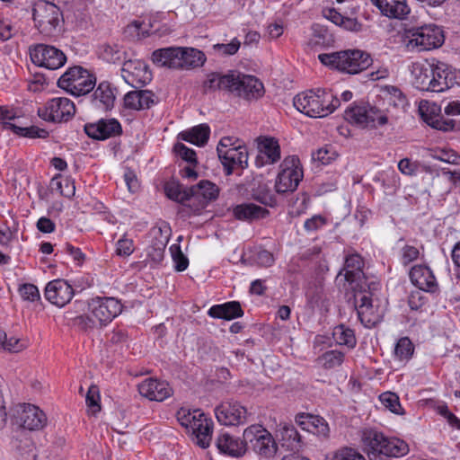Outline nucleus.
<instances>
[{
    "label": "nucleus",
    "instance_id": "obj_57",
    "mask_svg": "<svg viewBox=\"0 0 460 460\" xmlns=\"http://www.w3.org/2000/svg\"><path fill=\"white\" fill-rule=\"evenodd\" d=\"M170 250L172 252V257L175 264V270L180 272L185 270L189 266V259L186 255L183 254L181 247L174 244L171 246Z\"/></svg>",
    "mask_w": 460,
    "mask_h": 460
},
{
    "label": "nucleus",
    "instance_id": "obj_54",
    "mask_svg": "<svg viewBox=\"0 0 460 460\" xmlns=\"http://www.w3.org/2000/svg\"><path fill=\"white\" fill-rule=\"evenodd\" d=\"M422 168L425 172H430V169L429 166L426 165H420L417 162H412L409 158H403L400 160L398 163V169L399 171L405 175L412 176L417 174V172L420 171V168Z\"/></svg>",
    "mask_w": 460,
    "mask_h": 460
},
{
    "label": "nucleus",
    "instance_id": "obj_22",
    "mask_svg": "<svg viewBox=\"0 0 460 460\" xmlns=\"http://www.w3.org/2000/svg\"><path fill=\"white\" fill-rule=\"evenodd\" d=\"M121 76L128 84L139 88L151 80V72L143 61L129 59L123 63Z\"/></svg>",
    "mask_w": 460,
    "mask_h": 460
},
{
    "label": "nucleus",
    "instance_id": "obj_51",
    "mask_svg": "<svg viewBox=\"0 0 460 460\" xmlns=\"http://www.w3.org/2000/svg\"><path fill=\"white\" fill-rule=\"evenodd\" d=\"M313 41L314 45L329 46L333 42L332 36L323 26L314 23L312 26Z\"/></svg>",
    "mask_w": 460,
    "mask_h": 460
},
{
    "label": "nucleus",
    "instance_id": "obj_49",
    "mask_svg": "<svg viewBox=\"0 0 460 460\" xmlns=\"http://www.w3.org/2000/svg\"><path fill=\"white\" fill-rule=\"evenodd\" d=\"M282 446L290 450L297 449L300 445L301 437L297 429L293 426H284L280 430Z\"/></svg>",
    "mask_w": 460,
    "mask_h": 460
},
{
    "label": "nucleus",
    "instance_id": "obj_35",
    "mask_svg": "<svg viewBox=\"0 0 460 460\" xmlns=\"http://www.w3.org/2000/svg\"><path fill=\"white\" fill-rule=\"evenodd\" d=\"M433 63L415 62L411 66L413 85L420 91H429L431 85Z\"/></svg>",
    "mask_w": 460,
    "mask_h": 460
},
{
    "label": "nucleus",
    "instance_id": "obj_37",
    "mask_svg": "<svg viewBox=\"0 0 460 460\" xmlns=\"http://www.w3.org/2000/svg\"><path fill=\"white\" fill-rule=\"evenodd\" d=\"M11 443L13 448L22 460H37V449L24 430L17 432Z\"/></svg>",
    "mask_w": 460,
    "mask_h": 460
},
{
    "label": "nucleus",
    "instance_id": "obj_45",
    "mask_svg": "<svg viewBox=\"0 0 460 460\" xmlns=\"http://www.w3.org/2000/svg\"><path fill=\"white\" fill-rule=\"evenodd\" d=\"M166 244L167 239L163 237L162 231L159 229L147 247V256L155 262H161L164 256Z\"/></svg>",
    "mask_w": 460,
    "mask_h": 460
},
{
    "label": "nucleus",
    "instance_id": "obj_26",
    "mask_svg": "<svg viewBox=\"0 0 460 460\" xmlns=\"http://www.w3.org/2000/svg\"><path fill=\"white\" fill-rule=\"evenodd\" d=\"M44 295L49 302L63 307L73 298L74 289L66 280L58 279L47 284Z\"/></svg>",
    "mask_w": 460,
    "mask_h": 460
},
{
    "label": "nucleus",
    "instance_id": "obj_17",
    "mask_svg": "<svg viewBox=\"0 0 460 460\" xmlns=\"http://www.w3.org/2000/svg\"><path fill=\"white\" fill-rule=\"evenodd\" d=\"M15 423L24 429L39 430L47 424L46 414L33 404H19L13 413Z\"/></svg>",
    "mask_w": 460,
    "mask_h": 460
},
{
    "label": "nucleus",
    "instance_id": "obj_18",
    "mask_svg": "<svg viewBox=\"0 0 460 460\" xmlns=\"http://www.w3.org/2000/svg\"><path fill=\"white\" fill-rule=\"evenodd\" d=\"M217 151L226 175H231L234 169L243 170L248 167L249 154L246 146L243 143H238L237 146L226 150L217 147Z\"/></svg>",
    "mask_w": 460,
    "mask_h": 460
},
{
    "label": "nucleus",
    "instance_id": "obj_59",
    "mask_svg": "<svg viewBox=\"0 0 460 460\" xmlns=\"http://www.w3.org/2000/svg\"><path fill=\"white\" fill-rule=\"evenodd\" d=\"M174 151L177 155H179L185 162L191 164L192 165L198 164L196 152L193 149L186 146L184 144H175Z\"/></svg>",
    "mask_w": 460,
    "mask_h": 460
},
{
    "label": "nucleus",
    "instance_id": "obj_31",
    "mask_svg": "<svg viewBox=\"0 0 460 460\" xmlns=\"http://www.w3.org/2000/svg\"><path fill=\"white\" fill-rule=\"evenodd\" d=\"M195 435L197 444L202 447H209L212 439L213 420L208 418L202 411L197 414V418L189 429Z\"/></svg>",
    "mask_w": 460,
    "mask_h": 460
},
{
    "label": "nucleus",
    "instance_id": "obj_25",
    "mask_svg": "<svg viewBox=\"0 0 460 460\" xmlns=\"http://www.w3.org/2000/svg\"><path fill=\"white\" fill-rule=\"evenodd\" d=\"M139 394L150 401L163 402L172 395L169 383L157 378H146L138 385Z\"/></svg>",
    "mask_w": 460,
    "mask_h": 460
},
{
    "label": "nucleus",
    "instance_id": "obj_53",
    "mask_svg": "<svg viewBox=\"0 0 460 460\" xmlns=\"http://www.w3.org/2000/svg\"><path fill=\"white\" fill-rule=\"evenodd\" d=\"M325 460H366L365 457L357 450L351 447H342L331 456H327Z\"/></svg>",
    "mask_w": 460,
    "mask_h": 460
},
{
    "label": "nucleus",
    "instance_id": "obj_1",
    "mask_svg": "<svg viewBox=\"0 0 460 460\" xmlns=\"http://www.w3.org/2000/svg\"><path fill=\"white\" fill-rule=\"evenodd\" d=\"M361 441L370 460L399 458L409 453V445L403 439L385 436L375 429L362 431Z\"/></svg>",
    "mask_w": 460,
    "mask_h": 460
},
{
    "label": "nucleus",
    "instance_id": "obj_40",
    "mask_svg": "<svg viewBox=\"0 0 460 460\" xmlns=\"http://www.w3.org/2000/svg\"><path fill=\"white\" fill-rule=\"evenodd\" d=\"M235 80L234 78V70L228 71L223 75L220 73H211L204 81L203 87L205 91H226L230 93L231 84Z\"/></svg>",
    "mask_w": 460,
    "mask_h": 460
},
{
    "label": "nucleus",
    "instance_id": "obj_24",
    "mask_svg": "<svg viewBox=\"0 0 460 460\" xmlns=\"http://www.w3.org/2000/svg\"><path fill=\"white\" fill-rule=\"evenodd\" d=\"M432 70L430 92L442 93L457 84L456 72L447 64L433 62Z\"/></svg>",
    "mask_w": 460,
    "mask_h": 460
},
{
    "label": "nucleus",
    "instance_id": "obj_2",
    "mask_svg": "<svg viewBox=\"0 0 460 460\" xmlns=\"http://www.w3.org/2000/svg\"><path fill=\"white\" fill-rule=\"evenodd\" d=\"M152 59L157 66L180 70L200 67L207 60L201 50L189 47H169L156 49L152 54Z\"/></svg>",
    "mask_w": 460,
    "mask_h": 460
},
{
    "label": "nucleus",
    "instance_id": "obj_56",
    "mask_svg": "<svg viewBox=\"0 0 460 460\" xmlns=\"http://www.w3.org/2000/svg\"><path fill=\"white\" fill-rule=\"evenodd\" d=\"M18 292L23 300L35 302L40 299V295L38 288L31 283L20 285Z\"/></svg>",
    "mask_w": 460,
    "mask_h": 460
},
{
    "label": "nucleus",
    "instance_id": "obj_9",
    "mask_svg": "<svg viewBox=\"0 0 460 460\" xmlns=\"http://www.w3.org/2000/svg\"><path fill=\"white\" fill-rule=\"evenodd\" d=\"M344 118L350 124L362 128H375L388 122V117L385 111L369 104L351 105L345 111Z\"/></svg>",
    "mask_w": 460,
    "mask_h": 460
},
{
    "label": "nucleus",
    "instance_id": "obj_10",
    "mask_svg": "<svg viewBox=\"0 0 460 460\" xmlns=\"http://www.w3.org/2000/svg\"><path fill=\"white\" fill-rule=\"evenodd\" d=\"M408 47L426 51L441 47L445 41L444 31L436 24H425L409 31Z\"/></svg>",
    "mask_w": 460,
    "mask_h": 460
},
{
    "label": "nucleus",
    "instance_id": "obj_20",
    "mask_svg": "<svg viewBox=\"0 0 460 460\" xmlns=\"http://www.w3.org/2000/svg\"><path fill=\"white\" fill-rule=\"evenodd\" d=\"M247 414V409L238 402H224L215 408L217 421L225 426L244 424Z\"/></svg>",
    "mask_w": 460,
    "mask_h": 460
},
{
    "label": "nucleus",
    "instance_id": "obj_23",
    "mask_svg": "<svg viewBox=\"0 0 460 460\" xmlns=\"http://www.w3.org/2000/svg\"><path fill=\"white\" fill-rule=\"evenodd\" d=\"M84 133L95 140H106L111 137L120 136L122 127L116 119H101L94 123H86L84 126Z\"/></svg>",
    "mask_w": 460,
    "mask_h": 460
},
{
    "label": "nucleus",
    "instance_id": "obj_61",
    "mask_svg": "<svg viewBox=\"0 0 460 460\" xmlns=\"http://www.w3.org/2000/svg\"><path fill=\"white\" fill-rule=\"evenodd\" d=\"M241 46V42L237 38H234L230 43H217L213 46V49L218 51L223 56H232L237 53Z\"/></svg>",
    "mask_w": 460,
    "mask_h": 460
},
{
    "label": "nucleus",
    "instance_id": "obj_50",
    "mask_svg": "<svg viewBox=\"0 0 460 460\" xmlns=\"http://www.w3.org/2000/svg\"><path fill=\"white\" fill-rule=\"evenodd\" d=\"M382 404L391 412L398 415L404 414V411L401 405L399 396L392 392H385L379 395Z\"/></svg>",
    "mask_w": 460,
    "mask_h": 460
},
{
    "label": "nucleus",
    "instance_id": "obj_41",
    "mask_svg": "<svg viewBox=\"0 0 460 460\" xmlns=\"http://www.w3.org/2000/svg\"><path fill=\"white\" fill-rule=\"evenodd\" d=\"M210 136V128L208 124H199L190 129L181 131L179 137L198 146H205Z\"/></svg>",
    "mask_w": 460,
    "mask_h": 460
},
{
    "label": "nucleus",
    "instance_id": "obj_34",
    "mask_svg": "<svg viewBox=\"0 0 460 460\" xmlns=\"http://www.w3.org/2000/svg\"><path fill=\"white\" fill-rule=\"evenodd\" d=\"M155 103V94L148 90L131 91L124 96V106L130 110H146Z\"/></svg>",
    "mask_w": 460,
    "mask_h": 460
},
{
    "label": "nucleus",
    "instance_id": "obj_36",
    "mask_svg": "<svg viewBox=\"0 0 460 460\" xmlns=\"http://www.w3.org/2000/svg\"><path fill=\"white\" fill-rule=\"evenodd\" d=\"M375 4L382 14L389 18L402 20L410 13L405 0H375Z\"/></svg>",
    "mask_w": 460,
    "mask_h": 460
},
{
    "label": "nucleus",
    "instance_id": "obj_60",
    "mask_svg": "<svg viewBox=\"0 0 460 460\" xmlns=\"http://www.w3.org/2000/svg\"><path fill=\"white\" fill-rule=\"evenodd\" d=\"M200 410H194L191 411L189 409L181 408L176 414L177 420L182 427H185L187 429H189L192 422L197 418V414L200 413Z\"/></svg>",
    "mask_w": 460,
    "mask_h": 460
},
{
    "label": "nucleus",
    "instance_id": "obj_8",
    "mask_svg": "<svg viewBox=\"0 0 460 460\" xmlns=\"http://www.w3.org/2000/svg\"><path fill=\"white\" fill-rule=\"evenodd\" d=\"M303 167L296 155L286 157L279 165V172L275 181V190L279 194L294 192L303 180Z\"/></svg>",
    "mask_w": 460,
    "mask_h": 460
},
{
    "label": "nucleus",
    "instance_id": "obj_44",
    "mask_svg": "<svg viewBox=\"0 0 460 460\" xmlns=\"http://www.w3.org/2000/svg\"><path fill=\"white\" fill-rule=\"evenodd\" d=\"M332 338L340 346H346L349 349H354L357 345V339L352 329L339 324L332 330Z\"/></svg>",
    "mask_w": 460,
    "mask_h": 460
},
{
    "label": "nucleus",
    "instance_id": "obj_7",
    "mask_svg": "<svg viewBox=\"0 0 460 460\" xmlns=\"http://www.w3.org/2000/svg\"><path fill=\"white\" fill-rule=\"evenodd\" d=\"M95 84V76L80 66L69 67L58 80L59 88L75 96L89 93Z\"/></svg>",
    "mask_w": 460,
    "mask_h": 460
},
{
    "label": "nucleus",
    "instance_id": "obj_48",
    "mask_svg": "<svg viewBox=\"0 0 460 460\" xmlns=\"http://www.w3.org/2000/svg\"><path fill=\"white\" fill-rule=\"evenodd\" d=\"M345 359V354L338 349L327 350L318 357L317 361L324 369L341 367Z\"/></svg>",
    "mask_w": 460,
    "mask_h": 460
},
{
    "label": "nucleus",
    "instance_id": "obj_46",
    "mask_svg": "<svg viewBox=\"0 0 460 460\" xmlns=\"http://www.w3.org/2000/svg\"><path fill=\"white\" fill-rule=\"evenodd\" d=\"M51 187L66 198H72L75 193V181L71 177L58 174L51 180Z\"/></svg>",
    "mask_w": 460,
    "mask_h": 460
},
{
    "label": "nucleus",
    "instance_id": "obj_42",
    "mask_svg": "<svg viewBox=\"0 0 460 460\" xmlns=\"http://www.w3.org/2000/svg\"><path fill=\"white\" fill-rule=\"evenodd\" d=\"M164 191L170 199L181 204L192 200V186L190 188L184 187L179 181H172L166 182Z\"/></svg>",
    "mask_w": 460,
    "mask_h": 460
},
{
    "label": "nucleus",
    "instance_id": "obj_62",
    "mask_svg": "<svg viewBox=\"0 0 460 460\" xmlns=\"http://www.w3.org/2000/svg\"><path fill=\"white\" fill-rule=\"evenodd\" d=\"M61 252L69 254L77 265H82L85 260V254L81 251V249L75 247L69 243H66L62 246Z\"/></svg>",
    "mask_w": 460,
    "mask_h": 460
},
{
    "label": "nucleus",
    "instance_id": "obj_32",
    "mask_svg": "<svg viewBox=\"0 0 460 460\" xmlns=\"http://www.w3.org/2000/svg\"><path fill=\"white\" fill-rule=\"evenodd\" d=\"M195 435L197 444L202 447H209L212 439L213 420L208 418L202 411L197 414V418L189 429Z\"/></svg>",
    "mask_w": 460,
    "mask_h": 460
},
{
    "label": "nucleus",
    "instance_id": "obj_55",
    "mask_svg": "<svg viewBox=\"0 0 460 460\" xmlns=\"http://www.w3.org/2000/svg\"><path fill=\"white\" fill-rule=\"evenodd\" d=\"M100 401L101 396L98 386L91 385L85 396V402L93 414L101 411Z\"/></svg>",
    "mask_w": 460,
    "mask_h": 460
},
{
    "label": "nucleus",
    "instance_id": "obj_64",
    "mask_svg": "<svg viewBox=\"0 0 460 460\" xmlns=\"http://www.w3.org/2000/svg\"><path fill=\"white\" fill-rule=\"evenodd\" d=\"M426 302L427 298L422 295L420 290L412 291L408 297L409 307L414 311L420 309Z\"/></svg>",
    "mask_w": 460,
    "mask_h": 460
},
{
    "label": "nucleus",
    "instance_id": "obj_14",
    "mask_svg": "<svg viewBox=\"0 0 460 460\" xmlns=\"http://www.w3.org/2000/svg\"><path fill=\"white\" fill-rule=\"evenodd\" d=\"M75 112V103L66 97H55L38 109V116L49 122H66Z\"/></svg>",
    "mask_w": 460,
    "mask_h": 460
},
{
    "label": "nucleus",
    "instance_id": "obj_11",
    "mask_svg": "<svg viewBox=\"0 0 460 460\" xmlns=\"http://www.w3.org/2000/svg\"><path fill=\"white\" fill-rule=\"evenodd\" d=\"M246 447L252 449L259 456L270 458L275 456L278 446L272 435L261 425L253 424L247 427L243 433Z\"/></svg>",
    "mask_w": 460,
    "mask_h": 460
},
{
    "label": "nucleus",
    "instance_id": "obj_16",
    "mask_svg": "<svg viewBox=\"0 0 460 460\" xmlns=\"http://www.w3.org/2000/svg\"><path fill=\"white\" fill-rule=\"evenodd\" d=\"M89 310L101 325H106L117 317L122 311V305L115 297L96 296L88 304Z\"/></svg>",
    "mask_w": 460,
    "mask_h": 460
},
{
    "label": "nucleus",
    "instance_id": "obj_5",
    "mask_svg": "<svg viewBox=\"0 0 460 460\" xmlns=\"http://www.w3.org/2000/svg\"><path fill=\"white\" fill-rule=\"evenodd\" d=\"M375 290L366 288L353 291L358 317L361 323L369 329L381 323L385 315V308L375 296Z\"/></svg>",
    "mask_w": 460,
    "mask_h": 460
},
{
    "label": "nucleus",
    "instance_id": "obj_6",
    "mask_svg": "<svg viewBox=\"0 0 460 460\" xmlns=\"http://www.w3.org/2000/svg\"><path fill=\"white\" fill-rule=\"evenodd\" d=\"M32 18L35 28L46 37H53L60 31L62 13L58 5L49 1L40 0L35 3Z\"/></svg>",
    "mask_w": 460,
    "mask_h": 460
},
{
    "label": "nucleus",
    "instance_id": "obj_13",
    "mask_svg": "<svg viewBox=\"0 0 460 460\" xmlns=\"http://www.w3.org/2000/svg\"><path fill=\"white\" fill-rule=\"evenodd\" d=\"M29 54L35 66L48 70L59 69L66 62V54L61 49L49 44L31 45L29 48Z\"/></svg>",
    "mask_w": 460,
    "mask_h": 460
},
{
    "label": "nucleus",
    "instance_id": "obj_3",
    "mask_svg": "<svg viewBox=\"0 0 460 460\" xmlns=\"http://www.w3.org/2000/svg\"><path fill=\"white\" fill-rule=\"evenodd\" d=\"M293 102L297 111L311 118L326 117L341 105V100L332 91L323 88L298 93Z\"/></svg>",
    "mask_w": 460,
    "mask_h": 460
},
{
    "label": "nucleus",
    "instance_id": "obj_15",
    "mask_svg": "<svg viewBox=\"0 0 460 460\" xmlns=\"http://www.w3.org/2000/svg\"><path fill=\"white\" fill-rule=\"evenodd\" d=\"M235 80L231 84L230 93L247 101L261 98L265 93L264 85L257 77L234 70Z\"/></svg>",
    "mask_w": 460,
    "mask_h": 460
},
{
    "label": "nucleus",
    "instance_id": "obj_27",
    "mask_svg": "<svg viewBox=\"0 0 460 460\" xmlns=\"http://www.w3.org/2000/svg\"><path fill=\"white\" fill-rule=\"evenodd\" d=\"M411 283L420 290L435 294L439 292L437 279L429 267L423 264L413 266L409 273Z\"/></svg>",
    "mask_w": 460,
    "mask_h": 460
},
{
    "label": "nucleus",
    "instance_id": "obj_21",
    "mask_svg": "<svg viewBox=\"0 0 460 460\" xmlns=\"http://www.w3.org/2000/svg\"><path fill=\"white\" fill-rule=\"evenodd\" d=\"M215 446L221 455L231 458H241L248 451L245 439L234 436L226 431H221L215 439Z\"/></svg>",
    "mask_w": 460,
    "mask_h": 460
},
{
    "label": "nucleus",
    "instance_id": "obj_33",
    "mask_svg": "<svg viewBox=\"0 0 460 460\" xmlns=\"http://www.w3.org/2000/svg\"><path fill=\"white\" fill-rule=\"evenodd\" d=\"M232 213L234 217L239 221L252 222L265 218L270 215V211L254 203H242L233 206Z\"/></svg>",
    "mask_w": 460,
    "mask_h": 460
},
{
    "label": "nucleus",
    "instance_id": "obj_38",
    "mask_svg": "<svg viewBox=\"0 0 460 460\" xmlns=\"http://www.w3.org/2000/svg\"><path fill=\"white\" fill-rule=\"evenodd\" d=\"M208 314L215 319L231 321L243 315V310L238 301H230L224 304L212 305Z\"/></svg>",
    "mask_w": 460,
    "mask_h": 460
},
{
    "label": "nucleus",
    "instance_id": "obj_19",
    "mask_svg": "<svg viewBox=\"0 0 460 460\" xmlns=\"http://www.w3.org/2000/svg\"><path fill=\"white\" fill-rule=\"evenodd\" d=\"M420 112L423 120L431 128L443 131H458L460 130V122L453 119L446 118L440 113V108L435 104L420 105Z\"/></svg>",
    "mask_w": 460,
    "mask_h": 460
},
{
    "label": "nucleus",
    "instance_id": "obj_30",
    "mask_svg": "<svg viewBox=\"0 0 460 460\" xmlns=\"http://www.w3.org/2000/svg\"><path fill=\"white\" fill-rule=\"evenodd\" d=\"M296 422L304 429L319 437L327 438L330 429L326 420L319 416L307 412L296 415Z\"/></svg>",
    "mask_w": 460,
    "mask_h": 460
},
{
    "label": "nucleus",
    "instance_id": "obj_28",
    "mask_svg": "<svg viewBox=\"0 0 460 460\" xmlns=\"http://www.w3.org/2000/svg\"><path fill=\"white\" fill-rule=\"evenodd\" d=\"M219 192L220 189L218 186L208 180H201L198 184L193 185L192 200L197 203V207L194 209L201 211L209 202L218 198Z\"/></svg>",
    "mask_w": 460,
    "mask_h": 460
},
{
    "label": "nucleus",
    "instance_id": "obj_29",
    "mask_svg": "<svg viewBox=\"0 0 460 460\" xmlns=\"http://www.w3.org/2000/svg\"><path fill=\"white\" fill-rule=\"evenodd\" d=\"M258 148L259 155L256 156L255 164L259 168L266 164H273L280 159V146L274 137L261 138Z\"/></svg>",
    "mask_w": 460,
    "mask_h": 460
},
{
    "label": "nucleus",
    "instance_id": "obj_4",
    "mask_svg": "<svg viewBox=\"0 0 460 460\" xmlns=\"http://www.w3.org/2000/svg\"><path fill=\"white\" fill-rule=\"evenodd\" d=\"M319 61L340 72L355 75L370 66L372 58L370 55L360 49H347L332 53L318 55Z\"/></svg>",
    "mask_w": 460,
    "mask_h": 460
},
{
    "label": "nucleus",
    "instance_id": "obj_39",
    "mask_svg": "<svg viewBox=\"0 0 460 460\" xmlns=\"http://www.w3.org/2000/svg\"><path fill=\"white\" fill-rule=\"evenodd\" d=\"M92 102L99 109L111 110L115 102V93L111 84L103 81L99 84L92 95Z\"/></svg>",
    "mask_w": 460,
    "mask_h": 460
},
{
    "label": "nucleus",
    "instance_id": "obj_47",
    "mask_svg": "<svg viewBox=\"0 0 460 460\" xmlns=\"http://www.w3.org/2000/svg\"><path fill=\"white\" fill-rule=\"evenodd\" d=\"M414 345L409 337L400 338L394 347V358L401 362H408L413 356Z\"/></svg>",
    "mask_w": 460,
    "mask_h": 460
},
{
    "label": "nucleus",
    "instance_id": "obj_43",
    "mask_svg": "<svg viewBox=\"0 0 460 460\" xmlns=\"http://www.w3.org/2000/svg\"><path fill=\"white\" fill-rule=\"evenodd\" d=\"M3 127L5 129L12 130L14 134L28 137V138H47L49 136V133L47 129L39 128L37 126L31 127H20L12 122H4L3 123Z\"/></svg>",
    "mask_w": 460,
    "mask_h": 460
},
{
    "label": "nucleus",
    "instance_id": "obj_58",
    "mask_svg": "<svg viewBox=\"0 0 460 460\" xmlns=\"http://www.w3.org/2000/svg\"><path fill=\"white\" fill-rule=\"evenodd\" d=\"M420 250L413 245L405 244L402 247L400 252V260L402 265L407 266L418 260Z\"/></svg>",
    "mask_w": 460,
    "mask_h": 460
},
{
    "label": "nucleus",
    "instance_id": "obj_52",
    "mask_svg": "<svg viewBox=\"0 0 460 460\" xmlns=\"http://www.w3.org/2000/svg\"><path fill=\"white\" fill-rule=\"evenodd\" d=\"M125 52L118 45L106 44L102 47V57L110 63H119L124 59Z\"/></svg>",
    "mask_w": 460,
    "mask_h": 460
},
{
    "label": "nucleus",
    "instance_id": "obj_12",
    "mask_svg": "<svg viewBox=\"0 0 460 460\" xmlns=\"http://www.w3.org/2000/svg\"><path fill=\"white\" fill-rule=\"evenodd\" d=\"M364 260L358 253H352L345 258L342 271L344 278L349 282L350 288L355 291L360 288L378 289L380 283L376 280H369L363 271Z\"/></svg>",
    "mask_w": 460,
    "mask_h": 460
},
{
    "label": "nucleus",
    "instance_id": "obj_63",
    "mask_svg": "<svg viewBox=\"0 0 460 460\" xmlns=\"http://www.w3.org/2000/svg\"><path fill=\"white\" fill-rule=\"evenodd\" d=\"M327 220L321 215H314L312 217L306 219L304 224V227L307 232L317 231L325 226Z\"/></svg>",
    "mask_w": 460,
    "mask_h": 460
}]
</instances>
